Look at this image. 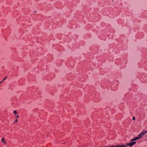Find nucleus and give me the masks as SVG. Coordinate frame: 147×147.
<instances>
[{
    "instance_id": "obj_8",
    "label": "nucleus",
    "mask_w": 147,
    "mask_h": 147,
    "mask_svg": "<svg viewBox=\"0 0 147 147\" xmlns=\"http://www.w3.org/2000/svg\"><path fill=\"white\" fill-rule=\"evenodd\" d=\"M109 147H117V146L113 145L111 146H109Z\"/></svg>"
},
{
    "instance_id": "obj_2",
    "label": "nucleus",
    "mask_w": 147,
    "mask_h": 147,
    "mask_svg": "<svg viewBox=\"0 0 147 147\" xmlns=\"http://www.w3.org/2000/svg\"><path fill=\"white\" fill-rule=\"evenodd\" d=\"M144 134V132L143 131L141 132L140 134L138 135V138H139L140 139V138H141L142 137V136Z\"/></svg>"
},
{
    "instance_id": "obj_12",
    "label": "nucleus",
    "mask_w": 147,
    "mask_h": 147,
    "mask_svg": "<svg viewBox=\"0 0 147 147\" xmlns=\"http://www.w3.org/2000/svg\"><path fill=\"white\" fill-rule=\"evenodd\" d=\"M145 141H147V139H146V140H145Z\"/></svg>"
},
{
    "instance_id": "obj_1",
    "label": "nucleus",
    "mask_w": 147,
    "mask_h": 147,
    "mask_svg": "<svg viewBox=\"0 0 147 147\" xmlns=\"http://www.w3.org/2000/svg\"><path fill=\"white\" fill-rule=\"evenodd\" d=\"M131 142H130L129 143L126 144L127 146V145H128L129 146H130L131 147L134 145L136 143V142H132V141H131Z\"/></svg>"
},
{
    "instance_id": "obj_5",
    "label": "nucleus",
    "mask_w": 147,
    "mask_h": 147,
    "mask_svg": "<svg viewBox=\"0 0 147 147\" xmlns=\"http://www.w3.org/2000/svg\"><path fill=\"white\" fill-rule=\"evenodd\" d=\"M7 78V76H6L5 77V78H3V80L1 81V83H2L3 81H4V80H5Z\"/></svg>"
},
{
    "instance_id": "obj_10",
    "label": "nucleus",
    "mask_w": 147,
    "mask_h": 147,
    "mask_svg": "<svg viewBox=\"0 0 147 147\" xmlns=\"http://www.w3.org/2000/svg\"><path fill=\"white\" fill-rule=\"evenodd\" d=\"M144 132V134L145 133H147V130L146 131H143Z\"/></svg>"
},
{
    "instance_id": "obj_6",
    "label": "nucleus",
    "mask_w": 147,
    "mask_h": 147,
    "mask_svg": "<svg viewBox=\"0 0 147 147\" xmlns=\"http://www.w3.org/2000/svg\"><path fill=\"white\" fill-rule=\"evenodd\" d=\"M5 138H3L2 139V142L3 143H6V142L5 141Z\"/></svg>"
},
{
    "instance_id": "obj_3",
    "label": "nucleus",
    "mask_w": 147,
    "mask_h": 147,
    "mask_svg": "<svg viewBox=\"0 0 147 147\" xmlns=\"http://www.w3.org/2000/svg\"><path fill=\"white\" fill-rule=\"evenodd\" d=\"M139 139V138L138 137H136L132 139L131 140V141H133Z\"/></svg>"
},
{
    "instance_id": "obj_9",
    "label": "nucleus",
    "mask_w": 147,
    "mask_h": 147,
    "mask_svg": "<svg viewBox=\"0 0 147 147\" xmlns=\"http://www.w3.org/2000/svg\"><path fill=\"white\" fill-rule=\"evenodd\" d=\"M132 119L134 120H135V118L134 117H133Z\"/></svg>"
},
{
    "instance_id": "obj_14",
    "label": "nucleus",
    "mask_w": 147,
    "mask_h": 147,
    "mask_svg": "<svg viewBox=\"0 0 147 147\" xmlns=\"http://www.w3.org/2000/svg\"><path fill=\"white\" fill-rule=\"evenodd\" d=\"M105 147H109H109H107V146H105Z\"/></svg>"
},
{
    "instance_id": "obj_4",
    "label": "nucleus",
    "mask_w": 147,
    "mask_h": 147,
    "mask_svg": "<svg viewBox=\"0 0 147 147\" xmlns=\"http://www.w3.org/2000/svg\"><path fill=\"white\" fill-rule=\"evenodd\" d=\"M127 146V145H117L118 147H124Z\"/></svg>"
},
{
    "instance_id": "obj_7",
    "label": "nucleus",
    "mask_w": 147,
    "mask_h": 147,
    "mask_svg": "<svg viewBox=\"0 0 147 147\" xmlns=\"http://www.w3.org/2000/svg\"><path fill=\"white\" fill-rule=\"evenodd\" d=\"M13 113L15 114H16L17 113V111H16V110H15L14 111H13Z\"/></svg>"
},
{
    "instance_id": "obj_13",
    "label": "nucleus",
    "mask_w": 147,
    "mask_h": 147,
    "mask_svg": "<svg viewBox=\"0 0 147 147\" xmlns=\"http://www.w3.org/2000/svg\"><path fill=\"white\" fill-rule=\"evenodd\" d=\"M17 121V120H16V121H15V122H16Z\"/></svg>"
},
{
    "instance_id": "obj_11",
    "label": "nucleus",
    "mask_w": 147,
    "mask_h": 147,
    "mask_svg": "<svg viewBox=\"0 0 147 147\" xmlns=\"http://www.w3.org/2000/svg\"><path fill=\"white\" fill-rule=\"evenodd\" d=\"M16 118H18L19 117V115H17V116H16Z\"/></svg>"
}]
</instances>
